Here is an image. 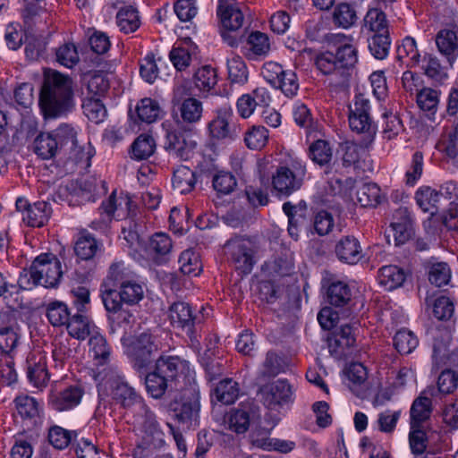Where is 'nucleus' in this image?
Listing matches in <instances>:
<instances>
[{
    "mask_svg": "<svg viewBox=\"0 0 458 458\" xmlns=\"http://www.w3.org/2000/svg\"><path fill=\"white\" fill-rule=\"evenodd\" d=\"M145 385L147 392L155 399L161 398L168 386H172L171 382L157 369L156 366L154 371L146 376Z\"/></svg>",
    "mask_w": 458,
    "mask_h": 458,
    "instance_id": "4c0bfd02",
    "label": "nucleus"
},
{
    "mask_svg": "<svg viewBox=\"0 0 458 458\" xmlns=\"http://www.w3.org/2000/svg\"><path fill=\"white\" fill-rule=\"evenodd\" d=\"M414 199L422 211L433 215L441 203V193H437V189L423 185L416 191Z\"/></svg>",
    "mask_w": 458,
    "mask_h": 458,
    "instance_id": "2f4dec72",
    "label": "nucleus"
},
{
    "mask_svg": "<svg viewBox=\"0 0 458 458\" xmlns=\"http://www.w3.org/2000/svg\"><path fill=\"white\" fill-rule=\"evenodd\" d=\"M112 396L116 403L125 409L127 422L140 438L134 449L135 458H144L147 449H158L165 445V433L155 413L146 404L142 396L126 381L118 378L112 385Z\"/></svg>",
    "mask_w": 458,
    "mask_h": 458,
    "instance_id": "f257e3e1",
    "label": "nucleus"
},
{
    "mask_svg": "<svg viewBox=\"0 0 458 458\" xmlns=\"http://www.w3.org/2000/svg\"><path fill=\"white\" fill-rule=\"evenodd\" d=\"M356 20V12L349 4H339L333 12V21L338 27L348 29L355 23Z\"/></svg>",
    "mask_w": 458,
    "mask_h": 458,
    "instance_id": "4d7b16f0",
    "label": "nucleus"
},
{
    "mask_svg": "<svg viewBox=\"0 0 458 458\" xmlns=\"http://www.w3.org/2000/svg\"><path fill=\"white\" fill-rule=\"evenodd\" d=\"M57 150V134L41 132L35 140V152L43 159L55 157Z\"/></svg>",
    "mask_w": 458,
    "mask_h": 458,
    "instance_id": "e433bc0d",
    "label": "nucleus"
},
{
    "mask_svg": "<svg viewBox=\"0 0 458 458\" xmlns=\"http://www.w3.org/2000/svg\"><path fill=\"white\" fill-rule=\"evenodd\" d=\"M403 269L397 266H384L378 271L377 280L386 291L394 290L403 285L405 281Z\"/></svg>",
    "mask_w": 458,
    "mask_h": 458,
    "instance_id": "473e14b6",
    "label": "nucleus"
},
{
    "mask_svg": "<svg viewBox=\"0 0 458 458\" xmlns=\"http://www.w3.org/2000/svg\"><path fill=\"white\" fill-rule=\"evenodd\" d=\"M421 69L430 79L441 82L447 78L446 68L443 66L438 58L432 55H425L422 59Z\"/></svg>",
    "mask_w": 458,
    "mask_h": 458,
    "instance_id": "864d4df0",
    "label": "nucleus"
},
{
    "mask_svg": "<svg viewBox=\"0 0 458 458\" xmlns=\"http://www.w3.org/2000/svg\"><path fill=\"white\" fill-rule=\"evenodd\" d=\"M354 328L349 324L342 325L328 337V351L334 358L340 360L349 353V350L355 344Z\"/></svg>",
    "mask_w": 458,
    "mask_h": 458,
    "instance_id": "a211bd4d",
    "label": "nucleus"
},
{
    "mask_svg": "<svg viewBox=\"0 0 458 458\" xmlns=\"http://www.w3.org/2000/svg\"><path fill=\"white\" fill-rule=\"evenodd\" d=\"M370 110V101L362 94L355 96L353 105L349 108V126L352 131L362 136L365 146L373 142L377 131Z\"/></svg>",
    "mask_w": 458,
    "mask_h": 458,
    "instance_id": "423d86ee",
    "label": "nucleus"
},
{
    "mask_svg": "<svg viewBox=\"0 0 458 458\" xmlns=\"http://www.w3.org/2000/svg\"><path fill=\"white\" fill-rule=\"evenodd\" d=\"M233 116L230 106H222L216 110L214 117L207 124L211 141L233 140L238 137L236 127L231 123Z\"/></svg>",
    "mask_w": 458,
    "mask_h": 458,
    "instance_id": "f8f14e48",
    "label": "nucleus"
},
{
    "mask_svg": "<svg viewBox=\"0 0 458 458\" xmlns=\"http://www.w3.org/2000/svg\"><path fill=\"white\" fill-rule=\"evenodd\" d=\"M118 300L127 304H135L143 298V288L138 282L137 276L119 288Z\"/></svg>",
    "mask_w": 458,
    "mask_h": 458,
    "instance_id": "8fccbe9b",
    "label": "nucleus"
},
{
    "mask_svg": "<svg viewBox=\"0 0 458 458\" xmlns=\"http://www.w3.org/2000/svg\"><path fill=\"white\" fill-rule=\"evenodd\" d=\"M164 61L161 57L156 58L153 53H148L140 60V73L141 78L148 83H153L159 74V65Z\"/></svg>",
    "mask_w": 458,
    "mask_h": 458,
    "instance_id": "09e8293b",
    "label": "nucleus"
},
{
    "mask_svg": "<svg viewBox=\"0 0 458 458\" xmlns=\"http://www.w3.org/2000/svg\"><path fill=\"white\" fill-rule=\"evenodd\" d=\"M270 39L266 33L251 31L241 47V53L248 60L259 61L266 58L270 52Z\"/></svg>",
    "mask_w": 458,
    "mask_h": 458,
    "instance_id": "6ab92c4d",
    "label": "nucleus"
},
{
    "mask_svg": "<svg viewBox=\"0 0 458 458\" xmlns=\"http://www.w3.org/2000/svg\"><path fill=\"white\" fill-rule=\"evenodd\" d=\"M436 44L452 67L458 56V30L454 28L441 30L436 36Z\"/></svg>",
    "mask_w": 458,
    "mask_h": 458,
    "instance_id": "393cba45",
    "label": "nucleus"
},
{
    "mask_svg": "<svg viewBox=\"0 0 458 458\" xmlns=\"http://www.w3.org/2000/svg\"><path fill=\"white\" fill-rule=\"evenodd\" d=\"M306 174V163L299 158L292 159L288 164L279 165L273 173V190L281 197H289L301 188Z\"/></svg>",
    "mask_w": 458,
    "mask_h": 458,
    "instance_id": "39448f33",
    "label": "nucleus"
},
{
    "mask_svg": "<svg viewBox=\"0 0 458 458\" xmlns=\"http://www.w3.org/2000/svg\"><path fill=\"white\" fill-rule=\"evenodd\" d=\"M364 26L375 33L388 32L386 14L379 8H371L364 18Z\"/></svg>",
    "mask_w": 458,
    "mask_h": 458,
    "instance_id": "bf43d9fd",
    "label": "nucleus"
},
{
    "mask_svg": "<svg viewBox=\"0 0 458 458\" xmlns=\"http://www.w3.org/2000/svg\"><path fill=\"white\" fill-rule=\"evenodd\" d=\"M225 251L236 270L244 274L250 273L255 263V246L250 239L242 236L233 237L226 242Z\"/></svg>",
    "mask_w": 458,
    "mask_h": 458,
    "instance_id": "9b49d317",
    "label": "nucleus"
},
{
    "mask_svg": "<svg viewBox=\"0 0 458 458\" xmlns=\"http://www.w3.org/2000/svg\"><path fill=\"white\" fill-rule=\"evenodd\" d=\"M172 184L180 194H188L195 188L196 175L189 167L181 165L174 171Z\"/></svg>",
    "mask_w": 458,
    "mask_h": 458,
    "instance_id": "f704fd0d",
    "label": "nucleus"
},
{
    "mask_svg": "<svg viewBox=\"0 0 458 458\" xmlns=\"http://www.w3.org/2000/svg\"><path fill=\"white\" fill-rule=\"evenodd\" d=\"M368 43L369 50L376 59L383 60L387 57L391 45L388 32L373 34Z\"/></svg>",
    "mask_w": 458,
    "mask_h": 458,
    "instance_id": "603ef678",
    "label": "nucleus"
},
{
    "mask_svg": "<svg viewBox=\"0 0 458 458\" xmlns=\"http://www.w3.org/2000/svg\"><path fill=\"white\" fill-rule=\"evenodd\" d=\"M384 119L383 135L385 139L392 140L403 131V124L399 115L392 111H386L382 114Z\"/></svg>",
    "mask_w": 458,
    "mask_h": 458,
    "instance_id": "774afa93",
    "label": "nucleus"
},
{
    "mask_svg": "<svg viewBox=\"0 0 458 458\" xmlns=\"http://www.w3.org/2000/svg\"><path fill=\"white\" fill-rule=\"evenodd\" d=\"M332 157L333 150L327 140H318L309 147V157L319 166H327L328 168Z\"/></svg>",
    "mask_w": 458,
    "mask_h": 458,
    "instance_id": "a19ab883",
    "label": "nucleus"
},
{
    "mask_svg": "<svg viewBox=\"0 0 458 458\" xmlns=\"http://www.w3.org/2000/svg\"><path fill=\"white\" fill-rule=\"evenodd\" d=\"M383 199L380 188L374 182L364 183L357 191V200L362 207H377Z\"/></svg>",
    "mask_w": 458,
    "mask_h": 458,
    "instance_id": "49530a36",
    "label": "nucleus"
},
{
    "mask_svg": "<svg viewBox=\"0 0 458 458\" xmlns=\"http://www.w3.org/2000/svg\"><path fill=\"white\" fill-rule=\"evenodd\" d=\"M430 389L428 390L429 392ZM424 391L417 397L410 409V426L413 428L424 427V423L429 420L432 413V402L430 398L424 394Z\"/></svg>",
    "mask_w": 458,
    "mask_h": 458,
    "instance_id": "c85d7f7f",
    "label": "nucleus"
},
{
    "mask_svg": "<svg viewBox=\"0 0 458 458\" xmlns=\"http://www.w3.org/2000/svg\"><path fill=\"white\" fill-rule=\"evenodd\" d=\"M95 153L92 144L81 138L79 126L66 123L59 124V159L66 174L88 169Z\"/></svg>",
    "mask_w": 458,
    "mask_h": 458,
    "instance_id": "7ed1b4c3",
    "label": "nucleus"
},
{
    "mask_svg": "<svg viewBox=\"0 0 458 458\" xmlns=\"http://www.w3.org/2000/svg\"><path fill=\"white\" fill-rule=\"evenodd\" d=\"M168 317L174 327L182 328L191 337L196 318L188 302H174L169 307Z\"/></svg>",
    "mask_w": 458,
    "mask_h": 458,
    "instance_id": "412c9836",
    "label": "nucleus"
},
{
    "mask_svg": "<svg viewBox=\"0 0 458 458\" xmlns=\"http://www.w3.org/2000/svg\"><path fill=\"white\" fill-rule=\"evenodd\" d=\"M270 274L274 276H286L293 273V259L291 254L284 253L267 263Z\"/></svg>",
    "mask_w": 458,
    "mask_h": 458,
    "instance_id": "e2e57ef3",
    "label": "nucleus"
},
{
    "mask_svg": "<svg viewBox=\"0 0 458 458\" xmlns=\"http://www.w3.org/2000/svg\"><path fill=\"white\" fill-rule=\"evenodd\" d=\"M341 43L335 52L325 51L319 53L315 59L318 70L325 75L330 76V86L345 89L349 87L352 71L358 63V49L353 44V38L344 34H338Z\"/></svg>",
    "mask_w": 458,
    "mask_h": 458,
    "instance_id": "f03ea898",
    "label": "nucleus"
},
{
    "mask_svg": "<svg viewBox=\"0 0 458 458\" xmlns=\"http://www.w3.org/2000/svg\"><path fill=\"white\" fill-rule=\"evenodd\" d=\"M137 114L140 121L147 123L156 122L160 115L161 110L158 103L152 98H143L137 105Z\"/></svg>",
    "mask_w": 458,
    "mask_h": 458,
    "instance_id": "13d9d810",
    "label": "nucleus"
},
{
    "mask_svg": "<svg viewBox=\"0 0 458 458\" xmlns=\"http://www.w3.org/2000/svg\"><path fill=\"white\" fill-rule=\"evenodd\" d=\"M216 14L225 30L236 31L243 26L244 15L235 1L218 2Z\"/></svg>",
    "mask_w": 458,
    "mask_h": 458,
    "instance_id": "4be33fe9",
    "label": "nucleus"
},
{
    "mask_svg": "<svg viewBox=\"0 0 458 458\" xmlns=\"http://www.w3.org/2000/svg\"><path fill=\"white\" fill-rule=\"evenodd\" d=\"M122 341L126 348V353L134 367L139 369L146 368L160 348L158 337L148 331L142 332L132 338H123Z\"/></svg>",
    "mask_w": 458,
    "mask_h": 458,
    "instance_id": "0eeeda50",
    "label": "nucleus"
},
{
    "mask_svg": "<svg viewBox=\"0 0 458 458\" xmlns=\"http://www.w3.org/2000/svg\"><path fill=\"white\" fill-rule=\"evenodd\" d=\"M182 273L188 276H197L202 269L201 261L198 253L192 250H186L182 252L178 260Z\"/></svg>",
    "mask_w": 458,
    "mask_h": 458,
    "instance_id": "5fc2aeb1",
    "label": "nucleus"
},
{
    "mask_svg": "<svg viewBox=\"0 0 458 458\" xmlns=\"http://www.w3.org/2000/svg\"><path fill=\"white\" fill-rule=\"evenodd\" d=\"M337 258L347 264H356L362 257L359 241L353 236L343 237L335 245Z\"/></svg>",
    "mask_w": 458,
    "mask_h": 458,
    "instance_id": "c756f323",
    "label": "nucleus"
},
{
    "mask_svg": "<svg viewBox=\"0 0 458 458\" xmlns=\"http://www.w3.org/2000/svg\"><path fill=\"white\" fill-rule=\"evenodd\" d=\"M212 185L217 193L227 195L234 191L237 181L230 172L218 171L213 176Z\"/></svg>",
    "mask_w": 458,
    "mask_h": 458,
    "instance_id": "338daca9",
    "label": "nucleus"
},
{
    "mask_svg": "<svg viewBox=\"0 0 458 458\" xmlns=\"http://www.w3.org/2000/svg\"><path fill=\"white\" fill-rule=\"evenodd\" d=\"M179 111L183 122L188 123H198L202 117V103L195 98L189 97L182 100Z\"/></svg>",
    "mask_w": 458,
    "mask_h": 458,
    "instance_id": "c03bdc74",
    "label": "nucleus"
},
{
    "mask_svg": "<svg viewBox=\"0 0 458 458\" xmlns=\"http://www.w3.org/2000/svg\"><path fill=\"white\" fill-rule=\"evenodd\" d=\"M136 276V274L125 266L123 261H114L110 265L107 276L100 287L102 301L106 310L117 309V288Z\"/></svg>",
    "mask_w": 458,
    "mask_h": 458,
    "instance_id": "6e6552de",
    "label": "nucleus"
},
{
    "mask_svg": "<svg viewBox=\"0 0 458 458\" xmlns=\"http://www.w3.org/2000/svg\"><path fill=\"white\" fill-rule=\"evenodd\" d=\"M327 296L330 304L340 307L350 301L352 291L346 283L335 281L329 284Z\"/></svg>",
    "mask_w": 458,
    "mask_h": 458,
    "instance_id": "a18cd8bd",
    "label": "nucleus"
},
{
    "mask_svg": "<svg viewBox=\"0 0 458 458\" xmlns=\"http://www.w3.org/2000/svg\"><path fill=\"white\" fill-rule=\"evenodd\" d=\"M143 228L142 222L137 221L134 217H129L124 221L120 237L126 242L130 248L138 250L142 246Z\"/></svg>",
    "mask_w": 458,
    "mask_h": 458,
    "instance_id": "72a5a7b5",
    "label": "nucleus"
},
{
    "mask_svg": "<svg viewBox=\"0 0 458 458\" xmlns=\"http://www.w3.org/2000/svg\"><path fill=\"white\" fill-rule=\"evenodd\" d=\"M268 131L260 125H253L244 135V142L250 149L259 150L268 141Z\"/></svg>",
    "mask_w": 458,
    "mask_h": 458,
    "instance_id": "6e6d98bb",
    "label": "nucleus"
},
{
    "mask_svg": "<svg viewBox=\"0 0 458 458\" xmlns=\"http://www.w3.org/2000/svg\"><path fill=\"white\" fill-rule=\"evenodd\" d=\"M228 77L232 83L242 85L247 82L249 72L242 58L233 54L227 58Z\"/></svg>",
    "mask_w": 458,
    "mask_h": 458,
    "instance_id": "79ce46f5",
    "label": "nucleus"
},
{
    "mask_svg": "<svg viewBox=\"0 0 458 458\" xmlns=\"http://www.w3.org/2000/svg\"><path fill=\"white\" fill-rule=\"evenodd\" d=\"M27 377L37 388L47 386L49 373L47 368V356L39 351L30 352L26 359Z\"/></svg>",
    "mask_w": 458,
    "mask_h": 458,
    "instance_id": "aec40b11",
    "label": "nucleus"
},
{
    "mask_svg": "<svg viewBox=\"0 0 458 458\" xmlns=\"http://www.w3.org/2000/svg\"><path fill=\"white\" fill-rule=\"evenodd\" d=\"M82 109L88 119L95 123L104 122L107 115L106 108L98 98H86L82 103Z\"/></svg>",
    "mask_w": 458,
    "mask_h": 458,
    "instance_id": "de8ad7c7",
    "label": "nucleus"
},
{
    "mask_svg": "<svg viewBox=\"0 0 458 458\" xmlns=\"http://www.w3.org/2000/svg\"><path fill=\"white\" fill-rule=\"evenodd\" d=\"M61 325H66L69 335L78 340H84L97 327L88 317L79 312L71 317L67 305L59 301V326Z\"/></svg>",
    "mask_w": 458,
    "mask_h": 458,
    "instance_id": "4468645a",
    "label": "nucleus"
},
{
    "mask_svg": "<svg viewBox=\"0 0 458 458\" xmlns=\"http://www.w3.org/2000/svg\"><path fill=\"white\" fill-rule=\"evenodd\" d=\"M420 56L417 43L411 37H406L397 47V59L406 67L419 64Z\"/></svg>",
    "mask_w": 458,
    "mask_h": 458,
    "instance_id": "c9c22d12",
    "label": "nucleus"
},
{
    "mask_svg": "<svg viewBox=\"0 0 458 458\" xmlns=\"http://www.w3.org/2000/svg\"><path fill=\"white\" fill-rule=\"evenodd\" d=\"M87 80L88 94L93 98L104 96L109 89V80L106 75L100 72L89 73Z\"/></svg>",
    "mask_w": 458,
    "mask_h": 458,
    "instance_id": "0e129e2a",
    "label": "nucleus"
},
{
    "mask_svg": "<svg viewBox=\"0 0 458 458\" xmlns=\"http://www.w3.org/2000/svg\"><path fill=\"white\" fill-rule=\"evenodd\" d=\"M254 415L255 410L251 403H241L239 407L230 411L226 416L225 423L230 430L236 434H244L249 429Z\"/></svg>",
    "mask_w": 458,
    "mask_h": 458,
    "instance_id": "5701e85b",
    "label": "nucleus"
},
{
    "mask_svg": "<svg viewBox=\"0 0 458 458\" xmlns=\"http://www.w3.org/2000/svg\"><path fill=\"white\" fill-rule=\"evenodd\" d=\"M180 401L173 408L177 421L187 428L198 425L199 413V389L198 385L182 387Z\"/></svg>",
    "mask_w": 458,
    "mask_h": 458,
    "instance_id": "9d476101",
    "label": "nucleus"
},
{
    "mask_svg": "<svg viewBox=\"0 0 458 458\" xmlns=\"http://www.w3.org/2000/svg\"><path fill=\"white\" fill-rule=\"evenodd\" d=\"M23 291H31L37 286L53 289L57 286V258L53 253H41L23 269L17 281Z\"/></svg>",
    "mask_w": 458,
    "mask_h": 458,
    "instance_id": "20e7f679",
    "label": "nucleus"
},
{
    "mask_svg": "<svg viewBox=\"0 0 458 458\" xmlns=\"http://www.w3.org/2000/svg\"><path fill=\"white\" fill-rule=\"evenodd\" d=\"M155 149L156 142L153 137L140 134L131 145V155L137 160H144L152 156Z\"/></svg>",
    "mask_w": 458,
    "mask_h": 458,
    "instance_id": "3c124183",
    "label": "nucleus"
},
{
    "mask_svg": "<svg viewBox=\"0 0 458 458\" xmlns=\"http://www.w3.org/2000/svg\"><path fill=\"white\" fill-rule=\"evenodd\" d=\"M89 352L99 364H103L110 355V348L106 338L100 334L99 328L97 327L89 335Z\"/></svg>",
    "mask_w": 458,
    "mask_h": 458,
    "instance_id": "58836bf2",
    "label": "nucleus"
},
{
    "mask_svg": "<svg viewBox=\"0 0 458 458\" xmlns=\"http://www.w3.org/2000/svg\"><path fill=\"white\" fill-rule=\"evenodd\" d=\"M417 336L410 330L401 329L394 336V346L401 354L411 353L417 346Z\"/></svg>",
    "mask_w": 458,
    "mask_h": 458,
    "instance_id": "052dcab7",
    "label": "nucleus"
},
{
    "mask_svg": "<svg viewBox=\"0 0 458 458\" xmlns=\"http://www.w3.org/2000/svg\"><path fill=\"white\" fill-rule=\"evenodd\" d=\"M259 394L264 405L268 409L276 410L292 401L293 390L286 380L278 379L262 386Z\"/></svg>",
    "mask_w": 458,
    "mask_h": 458,
    "instance_id": "f3484780",
    "label": "nucleus"
},
{
    "mask_svg": "<svg viewBox=\"0 0 458 458\" xmlns=\"http://www.w3.org/2000/svg\"><path fill=\"white\" fill-rule=\"evenodd\" d=\"M131 200L128 196H123L122 194L117 198L115 191H113L109 198L103 201L99 208L100 221H93L91 227L96 230H103L107 225L113 220L114 212L118 210V208L122 205H125L126 208L130 210Z\"/></svg>",
    "mask_w": 458,
    "mask_h": 458,
    "instance_id": "b1692460",
    "label": "nucleus"
},
{
    "mask_svg": "<svg viewBox=\"0 0 458 458\" xmlns=\"http://www.w3.org/2000/svg\"><path fill=\"white\" fill-rule=\"evenodd\" d=\"M66 191L72 196L78 197L79 202H94L107 191V188L105 181L94 176H88L72 181L66 185Z\"/></svg>",
    "mask_w": 458,
    "mask_h": 458,
    "instance_id": "2eb2a0df",
    "label": "nucleus"
},
{
    "mask_svg": "<svg viewBox=\"0 0 458 458\" xmlns=\"http://www.w3.org/2000/svg\"><path fill=\"white\" fill-rule=\"evenodd\" d=\"M156 367L171 384H174L177 390L197 385L195 371L191 368L189 361L179 356H161L157 360Z\"/></svg>",
    "mask_w": 458,
    "mask_h": 458,
    "instance_id": "1a4fd4ad",
    "label": "nucleus"
},
{
    "mask_svg": "<svg viewBox=\"0 0 458 458\" xmlns=\"http://www.w3.org/2000/svg\"><path fill=\"white\" fill-rule=\"evenodd\" d=\"M75 83L68 76L59 72V117L67 116L76 108Z\"/></svg>",
    "mask_w": 458,
    "mask_h": 458,
    "instance_id": "a878e982",
    "label": "nucleus"
},
{
    "mask_svg": "<svg viewBox=\"0 0 458 458\" xmlns=\"http://www.w3.org/2000/svg\"><path fill=\"white\" fill-rule=\"evenodd\" d=\"M15 207L21 214L22 222L30 227L43 226L53 213L51 205L46 200L30 203L26 198L19 197L15 201Z\"/></svg>",
    "mask_w": 458,
    "mask_h": 458,
    "instance_id": "ddd939ff",
    "label": "nucleus"
},
{
    "mask_svg": "<svg viewBox=\"0 0 458 458\" xmlns=\"http://www.w3.org/2000/svg\"><path fill=\"white\" fill-rule=\"evenodd\" d=\"M74 250L76 255L81 259H90L97 253V241L89 233H82L75 243Z\"/></svg>",
    "mask_w": 458,
    "mask_h": 458,
    "instance_id": "69168bd1",
    "label": "nucleus"
},
{
    "mask_svg": "<svg viewBox=\"0 0 458 458\" xmlns=\"http://www.w3.org/2000/svg\"><path fill=\"white\" fill-rule=\"evenodd\" d=\"M115 20L120 31L124 34L135 32L141 24L139 11L131 5L122 7L117 12Z\"/></svg>",
    "mask_w": 458,
    "mask_h": 458,
    "instance_id": "7c9ffc66",
    "label": "nucleus"
},
{
    "mask_svg": "<svg viewBox=\"0 0 458 458\" xmlns=\"http://www.w3.org/2000/svg\"><path fill=\"white\" fill-rule=\"evenodd\" d=\"M172 247V240L168 234L156 233L148 241L147 251L157 265H161L167 261Z\"/></svg>",
    "mask_w": 458,
    "mask_h": 458,
    "instance_id": "bb28decb",
    "label": "nucleus"
},
{
    "mask_svg": "<svg viewBox=\"0 0 458 458\" xmlns=\"http://www.w3.org/2000/svg\"><path fill=\"white\" fill-rule=\"evenodd\" d=\"M239 393L238 383L231 378L221 380L214 389L216 400L224 404L233 403L238 398Z\"/></svg>",
    "mask_w": 458,
    "mask_h": 458,
    "instance_id": "37998d69",
    "label": "nucleus"
},
{
    "mask_svg": "<svg viewBox=\"0 0 458 458\" xmlns=\"http://www.w3.org/2000/svg\"><path fill=\"white\" fill-rule=\"evenodd\" d=\"M39 106L45 119L57 116V71L45 70Z\"/></svg>",
    "mask_w": 458,
    "mask_h": 458,
    "instance_id": "dca6fc26",
    "label": "nucleus"
},
{
    "mask_svg": "<svg viewBox=\"0 0 458 458\" xmlns=\"http://www.w3.org/2000/svg\"><path fill=\"white\" fill-rule=\"evenodd\" d=\"M195 87L203 93L209 92L217 83V73L210 65L199 67L193 75Z\"/></svg>",
    "mask_w": 458,
    "mask_h": 458,
    "instance_id": "ea45409f",
    "label": "nucleus"
},
{
    "mask_svg": "<svg viewBox=\"0 0 458 458\" xmlns=\"http://www.w3.org/2000/svg\"><path fill=\"white\" fill-rule=\"evenodd\" d=\"M194 148L195 143L187 141L180 133L168 132L166 135L165 148L173 157L187 160L191 157Z\"/></svg>",
    "mask_w": 458,
    "mask_h": 458,
    "instance_id": "cd10ccee",
    "label": "nucleus"
},
{
    "mask_svg": "<svg viewBox=\"0 0 458 458\" xmlns=\"http://www.w3.org/2000/svg\"><path fill=\"white\" fill-rule=\"evenodd\" d=\"M84 392L81 386L74 385L64 388L59 394V411H66L77 406Z\"/></svg>",
    "mask_w": 458,
    "mask_h": 458,
    "instance_id": "680f3d73",
    "label": "nucleus"
}]
</instances>
